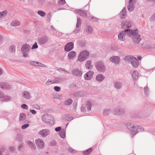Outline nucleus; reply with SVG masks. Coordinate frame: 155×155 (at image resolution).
Returning a JSON list of instances; mask_svg holds the SVG:
<instances>
[{"label": "nucleus", "instance_id": "f257e3e1", "mask_svg": "<svg viewBox=\"0 0 155 155\" xmlns=\"http://www.w3.org/2000/svg\"><path fill=\"white\" fill-rule=\"evenodd\" d=\"M126 127L130 131L132 137L139 132H143L144 131L143 127L133 123H128L126 124Z\"/></svg>", "mask_w": 155, "mask_h": 155}, {"label": "nucleus", "instance_id": "f03ea898", "mask_svg": "<svg viewBox=\"0 0 155 155\" xmlns=\"http://www.w3.org/2000/svg\"><path fill=\"white\" fill-rule=\"evenodd\" d=\"M124 60L129 63H130L132 66L135 68H137L139 65V61L135 57L131 55L125 57Z\"/></svg>", "mask_w": 155, "mask_h": 155}, {"label": "nucleus", "instance_id": "7ed1b4c3", "mask_svg": "<svg viewBox=\"0 0 155 155\" xmlns=\"http://www.w3.org/2000/svg\"><path fill=\"white\" fill-rule=\"evenodd\" d=\"M130 36L132 37L133 42L137 44H139L141 40L140 35L138 33L137 30H131Z\"/></svg>", "mask_w": 155, "mask_h": 155}, {"label": "nucleus", "instance_id": "20e7f679", "mask_svg": "<svg viewBox=\"0 0 155 155\" xmlns=\"http://www.w3.org/2000/svg\"><path fill=\"white\" fill-rule=\"evenodd\" d=\"M42 120L44 122L47 123L50 125H53L54 123V120L53 117L50 114H45L42 117Z\"/></svg>", "mask_w": 155, "mask_h": 155}, {"label": "nucleus", "instance_id": "39448f33", "mask_svg": "<svg viewBox=\"0 0 155 155\" xmlns=\"http://www.w3.org/2000/svg\"><path fill=\"white\" fill-rule=\"evenodd\" d=\"M131 30L127 29L120 32L118 35V39L121 41H124L126 39V37L130 36Z\"/></svg>", "mask_w": 155, "mask_h": 155}, {"label": "nucleus", "instance_id": "423d86ee", "mask_svg": "<svg viewBox=\"0 0 155 155\" xmlns=\"http://www.w3.org/2000/svg\"><path fill=\"white\" fill-rule=\"evenodd\" d=\"M89 53L87 50L82 51L80 53L78 56L77 61L80 62H82L85 60L89 56Z\"/></svg>", "mask_w": 155, "mask_h": 155}, {"label": "nucleus", "instance_id": "0eeeda50", "mask_svg": "<svg viewBox=\"0 0 155 155\" xmlns=\"http://www.w3.org/2000/svg\"><path fill=\"white\" fill-rule=\"evenodd\" d=\"M95 66L96 70L100 72H104L106 68L104 63L102 61H99L95 63Z\"/></svg>", "mask_w": 155, "mask_h": 155}, {"label": "nucleus", "instance_id": "6e6552de", "mask_svg": "<svg viewBox=\"0 0 155 155\" xmlns=\"http://www.w3.org/2000/svg\"><path fill=\"white\" fill-rule=\"evenodd\" d=\"M30 46L28 44H24L22 46L21 51L24 57H26L28 56V52L30 50Z\"/></svg>", "mask_w": 155, "mask_h": 155}, {"label": "nucleus", "instance_id": "1a4fd4ad", "mask_svg": "<svg viewBox=\"0 0 155 155\" xmlns=\"http://www.w3.org/2000/svg\"><path fill=\"white\" fill-rule=\"evenodd\" d=\"M21 97L24 99L26 100H30L31 97V94L30 92L28 91H23L21 92Z\"/></svg>", "mask_w": 155, "mask_h": 155}, {"label": "nucleus", "instance_id": "9d476101", "mask_svg": "<svg viewBox=\"0 0 155 155\" xmlns=\"http://www.w3.org/2000/svg\"><path fill=\"white\" fill-rule=\"evenodd\" d=\"M71 73L73 75L77 77H80L82 76L83 72L81 70L76 68L73 69Z\"/></svg>", "mask_w": 155, "mask_h": 155}, {"label": "nucleus", "instance_id": "9b49d317", "mask_svg": "<svg viewBox=\"0 0 155 155\" xmlns=\"http://www.w3.org/2000/svg\"><path fill=\"white\" fill-rule=\"evenodd\" d=\"M50 130L48 129H44L40 131L38 134L42 137H45L50 134Z\"/></svg>", "mask_w": 155, "mask_h": 155}, {"label": "nucleus", "instance_id": "f8f14e48", "mask_svg": "<svg viewBox=\"0 0 155 155\" xmlns=\"http://www.w3.org/2000/svg\"><path fill=\"white\" fill-rule=\"evenodd\" d=\"M35 143L37 147L39 149H42L44 147V142L41 139H39L36 140Z\"/></svg>", "mask_w": 155, "mask_h": 155}, {"label": "nucleus", "instance_id": "ddd939ff", "mask_svg": "<svg viewBox=\"0 0 155 155\" xmlns=\"http://www.w3.org/2000/svg\"><path fill=\"white\" fill-rule=\"evenodd\" d=\"M94 74V73L93 71H88L84 76L85 79L87 80H90L93 77Z\"/></svg>", "mask_w": 155, "mask_h": 155}, {"label": "nucleus", "instance_id": "4468645a", "mask_svg": "<svg viewBox=\"0 0 155 155\" xmlns=\"http://www.w3.org/2000/svg\"><path fill=\"white\" fill-rule=\"evenodd\" d=\"M48 38L46 36H43L38 39V43L41 45H44L47 43Z\"/></svg>", "mask_w": 155, "mask_h": 155}, {"label": "nucleus", "instance_id": "2eb2a0df", "mask_svg": "<svg viewBox=\"0 0 155 155\" xmlns=\"http://www.w3.org/2000/svg\"><path fill=\"white\" fill-rule=\"evenodd\" d=\"M74 44L72 42H69L67 43L64 47L65 51L69 52L72 49L74 48Z\"/></svg>", "mask_w": 155, "mask_h": 155}, {"label": "nucleus", "instance_id": "dca6fc26", "mask_svg": "<svg viewBox=\"0 0 155 155\" xmlns=\"http://www.w3.org/2000/svg\"><path fill=\"white\" fill-rule=\"evenodd\" d=\"M131 25L132 23L129 21H124L122 23V27L123 28H130Z\"/></svg>", "mask_w": 155, "mask_h": 155}, {"label": "nucleus", "instance_id": "f3484780", "mask_svg": "<svg viewBox=\"0 0 155 155\" xmlns=\"http://www.w3.org/2000/svg\"><path fill=\"white\" fill-rule=\"evenodd\" d=\"M127 16L126 8L124 7L119 14V16L121 19L125 18Z\"/></svg>", "mask_w": 155, "mask_h": 155}, {"label": "nucleus", "instance_id": "a211bd4d", "mask_svg": "<svg viewBox=\"0 0 155 155\" xmlns=\"http://www.w3.org/2000/svg\"><path fill=\"white\" fill-rule=\"evenodd\" d=\"M134 8V5L133 0H130L129 4L127 6V9L129 11L131 12L133 11Z\"/></svg>", "mask_w": 155, "mask_h": 155}, {"label": "nucleus", "instance_id": "6ab92c4d", "mask_svg": "<svg viewBox=\"0 0 155 155\" xmlns=\"http://www.w3.org/2000/svg\"><path fill=\"white\" fill-rule=\"evenodd\" d=\"M105 78V76L103 74H99L96 77L95 79L98 82H101Z\"/></svg>", "mask_w": 155, "mask_h": 155}, {"label": "nucleus", "instance_id": "aec40b11", "mask_svg": "<svg viewBox=\"0 0 155 155\" xmlns=\"http://www.w3.org/2000/svg\"><path fill=\"white\" fill-rule=\"evenodd\" d=\"M74 12L77 13L83 17H85L87 15V13L85 11L81 10H74Z\"/></svg>", "mask_w": 155, "mask_h": 155}, {"label": "nucleus", "instance_id": "412c9836", "mask_svg": "<svg viewBox=\"0 0 155 155\" xmlns=\"http://www.w3.org/2000/svg\"><path fill=\"white\" fill-rule=\"evenodd\" d=\"M93 103L89 101H87L85 103V106L88 111L91 110V108L93 105Z\"/></svg>", "mask_w": 155, "mask_h": 155}, {"label": "nucleus", "instance_id": "4be33fe9", "mask_svg": "<svg viewBox=\"0 0 155 155\" xmlns=\"http://www.w3.org/2000/svg\"><path fill=\"white\" fill-rule=\"evenodd\" d=\"M76 55V52L74 51L70 52L68 54V57L70 60L73 59Z\"/></svg>", "mask_w": 155, "mask_h": 155}, {"label": "nucleus", "instance_id": "5701e85b", "mask_svg": "<svg viewBox=\"0 0 155 155\" xmlns=\"http://www.w3.org/2000/svg\"><path fill=\"white\" fill-rule=\"evenodd\" d=\"M0 87L3 89H7L10 88V86L7 83L2 82L0 83Z\"/></svg>", "mask_w": 155, "mask_h": 155}, {"label": "nucleus", "instance_id": "b1692460", "mask_svg": "<svg viewBox=\"0 0 155 155\" xmlns=\"http://www.w3.org/2000/svg\"><path fill=\"white\" fill-rule=\"evenodd\" d=\"M91 61L90 60H88L86 61L85 64L86 68L87 69H91L93 66L91 64Z\"/></svg>", "mask_w": 155, "mask_h": 155}, {"label": "nucleus", "instance_id": "393cba45", "mask_svg": "<svg viewBox=\"0 0 155 155\" xmlns=\"http://www.w3.org/2000/svg\"><path fill=\"white\" fill-rule=\"evenodd\" d=\"M64 78L63 77L55 78L54 80V83H59L64 80Z\"/></svg>", "mask_w": 155, "mask_h": 155}, {"label": "nucleus", "instance_id": "a878e982", "mask_svg": "<svg viewBox=\"0 0 155 155\" xmlns=\"http://www.w3.org/2000/svg\"><path fill=\"white\" fill-rule=\"evenodd\" d=\"M20 24V22L19 21L16 20L12 21L10 22L11 25L13 27H16V26H19Z\"/></svg>", "mask_w": 155, "mask_h": 155}, {"label": "nucleus", "instance_id": "bb28decb", "mask_svg": "<svg viewBox=\"0 0 155 155\" xmlns=\"http://www.w3.org/2000/svg\"><path fill=\"white\" fill-rule=\"evenodd\" d=\"M73 100L71 99L66 100L63 103V104L65 106H68L71 105L72 103Z\"/></svg>", "mask_w": 155, "mask_h": 155}, {"label": "nucleus", "instance_id": "cd10ccee", "mask_svg": "<svg viewBox=\"0 0 155 155\" xmlns=\"http://www.w3.org/2000/svg\"><path fill=\"white\" fill-rule=\"evenodd\" d=\"M111 112L110 110L109 109H105L104 110L103 112L104 116H107Z\"/></svg>", "mask_w": 155, "mask_h": 155}, {"label": "nucleus", "instance_id": "c85d7f7f", "mask_svg": "<svg viewBox=\"0 0 155 155\" xmlns=\"http://www.w3.org/2000/svg\"><path fill=\"white\" fill-rule=\"evenodd\" d=\"M86 31L89 34H91L93 31L92 27L90 25L87 26L86 27Z\"/></svg>", "mask_w": 155, "mask_h": 155}, {"label": "nucleus", "instance_id": "c756f323", "mask_svg": "<svg viewBox=\"0 0 155 155\" xmlns=\"http://www.w3.org/2000/svg\"><path fill=\"white\" fill-rule=\"evenodd\" d=\"M26 119V115L24 113H21L20 114L19 118V120L20 121H22Z\"/></svg>", "mask_w": 155, "mask_h": 155}, {"label": "nucleus", "instance_id": "7c9ffc66", "mask_svg": "<svg viewBox=\"0 0 155 155\" xmlns=\"http://www.w3.org/2000/svg\"><path fill=\"white\" fill-rule=\"evenodd\" d=\"M138 75L139 74L138 72L136 71H134L132 74V75L133 77V79L136 80L138 78Z\"/></svg>", "mask_w": 155, "mask_h": 155}, {"label": "nucleus", "instance_id": "2f4dec72", "mask_svg": "<svg viewBox=\"0 0 155 155\" xmlns=\"http://www.w3.org/2000/svg\"><path fill=\"white\" fill-rule=\"evenodd\" d=\"M92 150L93 149L92 148H90L89 149L84 151L83 152V153L84 155H88L90 153Z\"/></svg>", "mask_w": 155, "mask_h": 155}, {"label": "nucleus", "instance_id": "473e14b6", "mask_svg": "<svg viewBox=\"0 0 155 155\" xmlns=\"http://www.w3.org/2000/svg\"><path fill=\"white\" fill-rule=\"evenodd\" d=\"M60 136L63 138L65 137V131L64 130L62 129L60 132Z\"/></svg>", "mask_w": 155, "mask_h": 155}, {"label": "nucleus", "instance_id": "72a5a7b5", "mask_svg": "<svg viewBox=\"0 0 155 155\" xmlns=\"http://www.w3.org/2000/svg\"><path fill=\"white\" fill-rule=\"evenodd\" d=\"M33 108L38 110H40L41 109V107L37 104H34L32 105Z\"/></svg>", "mask_w": 155, "mask_h": 155}, {"label": "nucleus", "instance_id": "f704fd0d", "mask_svg": "<svg viewBox=\"0 0 155 155\" xmlns=\"http://www.w3.org/2000/svg\"><path fill=\"white\" fill-rule=\"evenodd\" d=\"M82 23V21L80 18H78L77 19V23L76 24V27L79 28L81 26Z\"/></svg>", "mask_w": 155, "mask_h": 155}, {"label": "nucleus", "instance_id": "c9c22d12", "mask_svg": "<svg viewBox=\"0 0 155 155\" xmlns=\"http://www.w3.org/2000/svg\"><path fill=\"white\" fill-rule=\"evenodd\" d=\"M51 29L52 31L54 33V34L56 35H58L59 34V32L56 30L53 27V26H51Z\"/></svg>", "mask_w": 155, "mask_h": 155}, {"label": "nucleus", "instance_id": "e433bc0d", "mask_svg": "<svg viewBox=\"0 0 155 155\" xmlns=\"http://www.w3.org/2000/svg\"><path fill=\"white\" fill-rule=\"evenodd\" d=\"M88 19H90L91 21L94 22H97L99 20L98 19L92 16H90L88 18Z\"/></svg>", "mask_w": 155, "mask_h": 155}, {"label": "nucleus", "instance_id": "4c0bfd02", "mask_svg": "<svg viewBox=\"0 0 155 155\" xmlns=\"http://www.w3.org/2000/svg\"><path fill=\"white\" fill-rule=\"evenodd\" d=\"M37 13L38 15L41 17H44L46 15V13L44 11L41 10L38 11L37 12Z\"/></svg>", "mask_w": 155, "mask_h": 155}, {"label": "nucleus", "instance_id": "58836bf2", "mask_svg": "<svg viewBox=\"0 0 155 155\" xmlns=\"http://www.w3.org/2000/svg\"><path fill=\"white\" fill-rule=\"evenodd\" d=\"M2 99V101H8L11 100V98L8 96H4Z\"/></svg>", "mask_w": 155, "mask_h": 155}, {"label": "nucleus", "instance_id": "ea45409f", "mask_svg": "<svg viewBox=\"0 0 155 155\" xmlns=\"http://www.w3.org/2000/svg\"><path fill=\"white\" fill-rule=\"evenodd\" d=\"M65 117L66 119L68 121H71L73 119V117L71 115L69 114H66L65 115Z\"/></svg>", "mask_w": 155, "mask_h": 155}, {"label": "nucleus", "instance_id": "a19ab883", "mask_svg": "<svg viewBox=\"0 0 155 155\" xmlns=\"http://www.w3.org/2000/svg\"><path fill=\"white\" fill-rule=\"evenodd\" d=\"M110 61L113 63H116V56H114L111 57L110 58Z\"/></svg>", "mask_w": 155, "mask_h": 155}, {"label": "nucleus", "instance_id": "79ce46f5", "mask_svg": "<svg viewBox=\"0 0 155 155\" xmlns=\"http://www.w3.org/2000/svg\"><path fill=\"white\" fill-rule=\"evenodd\" d=\"M28 145L30 146V147L31 148H35V146L34 144L31 141H29L27 142Z\"/></svg>", "mask_w": 155, "mask_h": 155}, {"label": "nucleus", "instance_id": "37998d69", "mask_svg": "<svg viewBox=\"0 0 155 155\" xmlns=\"http://www.w3.org/2000/svg\"><path fill=\"white\" fill-rule=\"evenodd\" d=\"M9 51L12 53L15 52V46L14 45L11 46L9 48Z\"/></svg>", "mask_w": 155, "mask_h": 155}, {"label": "nucleus", "instance_id": "c03bdc74", "mask_svg": "<svg viewBox=\"0 0 155 155\" xmlns=\"http://www.w3.org/2000/svg\"><path fill=\"white\" fill-rule=\"evenodd\" d=\"M124 113V110L123 109H120L118 111V114L119 115H121L123 114Z\"/></svg>", "mask_w": 155, "mask_h": 155}, {"label": "nucleus", "instance_id": "a18cd8bd", "mask_svg": "<svg viewBox=\"0 0 155 155\" xmlns=\"http://www.w3.org/2000/svg\"><path fill=\"white\" fill-rule=\"evenodd\" d=\"M68 150L70 153H75L76 152V151L75 150L70 147H69L68 148Z\"/></svg>", "mask_w": 155, "mask_h": 155}, {"label": "nucleus", "instance_id": "49530a36", "mask_svg": "<svg viewBox=\"0 0 155 155\" xmlns=\"http://www.w3.org/2000/svg\"><path fill=\"white\" fill-rule=\"evenodd\" d=\"M7 14V12L6 11H4L2 12H0V18L2 16L5 15Z\"/></svg>", "mask_w": 155, "mask_h": 155}, {"label": "nucleus", "instance_id": "de8ad7c7", "mask_svg": "<svg viewBox=\"0 0 155 155\" xmlns=\"http://www.w3.org/2000/svg\"><path fill=\"white\" fill-rule=\"evenodd\" d=\"M58 4L59 5H63L66 3L65 0H59L58 2Z\"/></svg>", "mask_w": 155, "mask_h": 155}, {"label": "nucleus", "instance_id": "09e8293b", "mask_svg": "<svg viewBox=\"0 0 155 155\" xmlns=\"http://www.w3.org/2000/svg\"><path fill=\"white\" fill-rule=\"evenodd\" d=\"M122 87V84L121 82H117V89H120Z\"/></svg>", "mask_w": 155, "mask_h": 155}, {"label": "nucleus", "instance_id": "8fccbe9b", "mask_svg": "<svg viewBox=\"0 0 155 155\" xmlns=\"http://www.w3.org/2000/svg\"><path fill=\"white\" fill-rule=\"evenodd\" d=\"M54 83V81L53 80H48L45 82V84L47 85H49Z\"/></svg>", "mask_w": 155, "mask_h": 155}, {"label": "nucleus", "instance_id": "3c124183", "mask_svg": "<svg viewBox=\"0 0 155 155\" xmlns=\"http://www.w3.org/2000/svg\"><path fill=\"white\" fill-rule=\"evenodd\" d=\"M50 145L51 146H54L56 145V142L54 140H53L51 141L50 143Z\"/></svg>", "mask_w": 155, "mask_h": 155}, {"label": "nucleus", "instance_id": "603ef678", "mask_svg": "<svg viewBox=\"0 0 155 155\" xmlns=\"http://www.w3.org/2000/svg\"><path fill=\"white\" fill-rule=\"evenodd\" d=\"M21 108L25 109H27L28 108V106L25 104H23L21 105Z\"/></svg>", "mask_w": 155, "mask_h": 155}, {"label": "nucleus", "instance_id": "864d4df0", "mask_svg": "<svg viewBox=\"0 0 155 155\" xmlns=\"http://www.w3.org/2000/svg\"><path fill=\"white\" fill-rule=\"evenodd\" d=\"M155 19V14H153L150 18L149 20L150 21H152Z\"/></svg>", "mask_w": 155, "mask_h": 155}, {"label": "nucleus", "instance_id": "5fc2aeb1", "mask_svg": "<svg viewBox=\"0 0 155 155\" xmlns=\"http://www.w3.org/2000/svg\"><path fill=\"white\" fill-rule=\"evenodd\" d=\"M54 89L55 91L58 92L61 90V88L59 87L55 86L54 87Z\"/></svg>", "mask_w": 155, "mask_h": 155}, {"label": "nucleus", "instance_id": "6e6d98bb", "mask_svg": "<svg viewBox=\"0 0 155 155\" xmlns=\"http://www.w3.org/2000/svg\"><path fill=\"white\" fill-rule=\"evenodd\" d=\"M29 126V124H26L23 125H22L21 127V129H25L28 127Z\"/></svg>", "mask_w": 155, "mask_h": 155}, {"label": "nucleus", "instance_id": "4d7b16f0", "mask_svg": "<svg viewBox=\"0 0 155 155\" xmlns=\"http://www.w3.org/2000/svg\"><path fill=\"white\" fill-rule=\"evenodd\" d=\"M38 46L37 45V43L35 42V44L33 45L31 49H32L37 48H38Z\"/></svg>", "mask_w": 155, "mask_h": 155}, {"label": "nucleus", "instance_id": "13d9d810", "mask_svg": "<svg viewBox=\"0 0 155 155\" xmlns=\"http://www.w3.org/2000/svg\"><path fill=\"white\" fill-rule=\"evenodd\" d=\"M38 66H39V67H45V68L47 67V66L46 65H45L44 64H42L41 63H38Z\"/></svg>", "mask_w": 155, "mask_h": 155}, {"label": "nucleus", "instance_id": "bf43d9fd", "mask_svg": "<svg viewBox=\"0 0 155 155\" xmlns=\"http://www.w3.org/2000/svg\"><path fill=\"white\" fill-rule=\"evenodd\" d=\"M38 62H35V61H32L30 63V64L32 65L33 66H37L38 64Z\"/></svg>", "mask_w": 155, "mask_h": 155}, {"label": "nucleus", "instance_id": "052dcab7", "mask_svg": "<svg viewBox=\"0 0 155 155\" xmlns=\"http://www.w3.org/2000/svg\"><path fill=\"white\" fill-rule=\"evenodd\" d=\"M80 31V29L75 28L74 30L73 31V32L75 34H77Z\"/></svg>", "mask_w": 155, "mask_h": 155}, {"label": "nucleus", "instance_id": "680f3d73", "mask_svg": "<svg viewBox=\"0 0 155 155\" xmlns=\"http://www.w3.org/2000/svg\"><path fill=\"white\" fill-rule=\"evenodd\" d=\"M29 112L33 114H35L36 113V111L34 110H30Z\"/></svg>", "mask_w": 155, "mask_h": 155}, {"label": "nucleus", "instance_id": "e2e57ef3", "mask_svg": "<svg viewBox=\"0 0 155 155\" xmlns=\"http://www.w3.org/2000/svg\"><path fill=\"white\" fill-rule=\"evenodd\" d=\"M81 111L82 112H84L85 111L86 109L84 106H82L81 108Z\"/></svg>", "mask_w": 155, "mask_h": 155}, {"label": "nucleus", "instance_id": "0e129e2a", "mask_svg": "<svg viewBox=\"0 0 155 155\" xmlns=\"http://www.w3.org/2000/svg\"><path fill=\"white\" fill-rule=\"evenodd\" d=\"M61 127H59L56 128L55 129V130L57 132H58L61 130Z\"/></svg>", "mask_w": 155, "mask_h": 155}, {"label": "nucleus", "instance_id": "69168bd1", "mask_svg": "<svg viewBox=\"0 0 155 155\" xmlns=\"http://www.w3.org/2000/svg\"><path fill=\"white\" fill-rule=\"evenodd\" d=\"M23 146V145L22 144H19L18 148V150H20L21 149L22 147Z\"/></svg>", "mask_w": 155, "mask_h": 155}, {"label": "nucleus", "instance_id": "338daca9", "mask_svg": "<svg viewBox=\"0 0 155 155\" xmlns=\"http://www.w3.org/2000/svg\"><path fill=\"white\" fill-rule=\"evenodd\" d=\"M51 17V15L50 14H49L47 15V19L50 20Z\"/></svg>", "mask_w": 155, "mask_h": 155}, {"label": "nucleus", "instance_id": "774afa93", "mask_svg": "<svg viewBox=\"0 0 155 155\" xmlns=\"http://www.w3.org/2000/svg\"><path fill=\"white\" fill-rule=\"evenodd\" d=\"M120 61V58L117 56V64H119Z\"/></svg>", "mask_w": 155, "mask_h": 155}]
</instances>
